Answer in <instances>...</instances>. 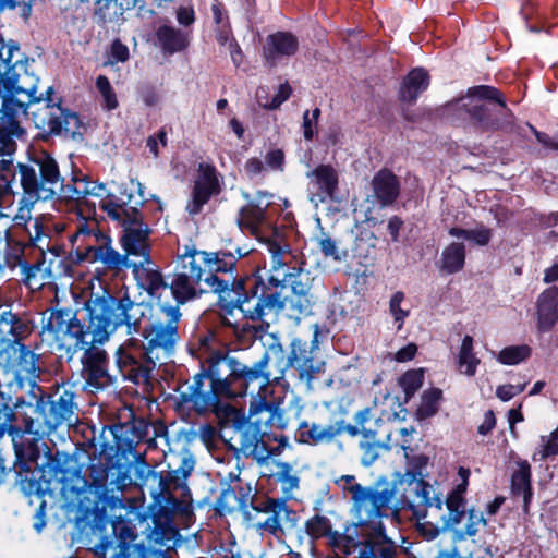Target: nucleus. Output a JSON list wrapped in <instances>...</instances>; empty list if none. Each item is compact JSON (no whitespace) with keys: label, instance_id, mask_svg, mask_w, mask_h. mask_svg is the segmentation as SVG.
<instances>
[{"label":"nucleus","instance_id":"obj_43","mask_svg":"<svg viewBox=\"0 0 558 558\" xmlns=\"http://www.w3.org/2000/svg\"><path fill=\"white\" fill-rule=\"evenodd\" d=\"M511 492L514 496L523 498V508L527 511L532 498L531 466L527 461L518 463V469L511 476Z\"/></svg>","mask_w":558,"mask_h":558},{"label":"nucleus","instance_id":"obj_10","mask_svg":"<svg viewBox=\"0 0 558 558\" xmlns=\"http://www.w3.org/2000/svg\"><path fill=\"white\" fill-rule=\"evenodd\" d=\"M101 209L108 217L123 228L120 242L126 256L150 258L148 226L143 221V216L136 206L126 202L108 199L102 202Z\"/></svg>","mask_w":558,"mask_h":558},{"label":"nucleus","instance_id":"obj_6","mask_svg":"<svg viewBox=\"0 0 558 558\" xmlns=\"http://www.w3.org/2000/svg\"><path fill=\"white\" fill-rule=\"evenodd\" d=\"M70 333H64L57 328V333H40L41 342L47 344L52 351L64 352L69 360L80 351L81 356V376L85 385L92 389H102L114 383V377L108 373V354L101 348L104 343H89L84 340V332L78 324L71 328Z\"/></svg>","mask_w":558,"mask_h":558},{"label":"nucleus","instance_id":"obj_32","mask_svg":"<svg viewBox=\"0 0 558 558\" xmlns=\"http://www.w3.org/2000/svg\"><path fill=\"white\" fill-rule=\"evenodd\" d=\"M470 474L471 472L469 469L463 466L459 468L458 475L461 480V483L456 486V488L448 495L446 499L448 509L446 525L454 526L459 524L465 514L464 493L466 492Z\"/></svg>","mask_w":558,"mask_h":558},{"label":"nucleus","instance_id":"obj_46","mask_svg":"<svg viewBox=\"0 0 558 558\" xmlns=\"http://www.w3.org/2000/svg\"><path fill=\"white\" fill-rule=\"evenodd\" d=\"M441 270L447 274L460 271L465 262V247L462 243L453 242L441 253Z\"/></svg>","mask_w":558,"mask_h":558},{"label":"nucleus","instance_id":"obj_61","mask_svg":"<svg viewBox=\"0 0 558 558\" xmlns=\"http://www.w3.org/2000/svg\"><path fill=\"white\" fill-rule=\"evenodd\" d=\"M267 167L272 171L282 172L284 169V154L281 149L269 150L265 156Z\"/></svg>","mask_w":558,"mask_h":558},{"label":"nucleus","instance_id":"obj_30","mask_svg":"<svg viewBox=\"0 0 558 558\" xmlns=\"http://www.w3.org/2000/svg\"><path fill=\"white\" fill-rule=\"evenodd\" d=\"M248 414L250 417L259 414L266 415L262 424L264 423L270 428L286 429L290 423L287 411L269 401L268 397H254L250 402Z\"/></svg>","mask_w":558,"mask_h":558},{"label":"nucleus","instance_id":"obj_8","mask_svg":"<svg viewBox=\"0 0 558 558\" xmlns=\"http://www.w3.org/2000/svg\"><path fill=\"white\" fill-rule=\"evenodd\" d=\"M70 240L82 253V260L99 263L106 270L111 271H120L131 266L126 254H121L112 247L111 238L99 229L96 219L77 222Z\"/></svg>","mask_w":558,"mask_h":558},{"label":"nucleus","instance_id":"obj_7","mask_svg":"<svg viewBox=\"0 0 558 558\" xmlns=\"http://www.w3.org/2000/svg\"><path fill=\"white\" fill-rule=\"evenodd\" d=\"M457 105L469 116L472 125L483 132L514 130V117L507 108L502 94L493 86L470 88Z\"/></svg>","mask_w":558,"mask_h":558},{"label":"nucleus","instance_id":"obj_63","mask_svg":"<svg viewBox=\"0 0 558 558\" xmlns=\"http://www.w3.org/2000/svg\"><path fill=\"white\" fill-rule=\"evenodd\" d=\"M486 525V520L482 512H478L474 509L469 511L468 524L465 526V534L468 536H474L478 531V525Z\"/></svg>","mask_w":558,"mask_h":558},{"label":"nucleus","instance_id":"obj_52","mask_svg":"<svg viewBox=\"0 0 558 558\" xmlns=\"http://www.w3.org/2000/svg\"><path fill=\"white\" fill-rule=\"evenodd\" d=\"M40 201L32 194H23L17 202V210L11 218L15 228H28V223L32 221V210L36 202Z\"/></svg>","mask_w":558,"mask_h":558},{"label":"nucleus","instance_id":"obj_19","mask_svg":"<svg viewBox=\"0 0 558 558\" xmlns=\"http://www.w3.org/2000/svg\"><path fill=\"white\" fill-rule=\"evenodd\" d=\"M4 366L12 373L16 385L22 388L25 383L33 386L41 373L40 355L26 344L17 343L5 347L2 352Z\"/></svg>","mask_w":558,"mask_h":558},{"label":"nucleus","instance_id":"obj_47","mask_svg":"<svg viewBox=\"0 0 558 558\" xmlns=\"http://www.w3.org/2000/svg\"><path fill=\"white\" fill-rule=\"evenodd\" d=\"M317 247L325 257H331L333 260L341 262L347 258L349 247L333 239L329 233L320 230L314 238Z\"/></svg>","mask_w":558,"mask_h":558},{"label":"nucleus","instance_id":"obj_14","mask_svg":"<svg viewBox=\"0 0 558 558\" xmlns=\"http://www.w3.org/2000/svg\"><path fill=\"white\" fill-rule=\"evenodd\" d=\"M393 487V514L408 509L417 521L425 519L428 509L440 511L442 501L433 485L414 475L402 478L398 483L389 484Z\"/></svg>","mask_w":558,"mask_h":558},{"label":"nucleus","instance_id":"obj_45","mask_svg":"<svg viewBox=\"0 0 558 558\" xmlns=\"http://www.w3.org/2000/svg\"><path fill=\"white\" fill-rule=\"evenodd\" d=\"M57 196H60L66 201L73 202L78 209L80 215L83 216V220L92 219L95 215V204H92L88 199H84L77 186V183L73 179V184H64L62 181V189L58 191Z\"/></svg>","mask_w":558,"mask_h":558},{"label":"nucleus","instance_id":"obj_13","mask_svg":"<svg viewBox=\"0 0 558 558\" xmlns=\"http://www.w3.org/2000/svg\"><path fill=\"white\" fill-rule=\"evenodd\" d=\"M20 183L25 194L52 199L62 189V177L54 158L41 153L29 165L19 163Z\"/></svg>","mask_w":558,"mask_h":558},{"label":"nucleus","instance_id":"obj_20","mask_svg":"<svg viewBox=\"0 0 558 558\" xmlns=\"http://www.w3.org/2000/svg\"><path fill=\"white\" fill-rule=\"evenodd\" d=\"M266 368V357H260L251 366L239 361L235 381H233L232 398L246 395H251V400L254 397H269L272 393V385L270 379H268Z\"/></svg>","mask_w":558,"mask_h":558},{"label":"nucleus","instance_id":"obj_12","mask_svg":"<svg viewBox=\"0 0 558 558\" xmlns=\"http://www.w3.org/2000/svg\"><path fill=\"white\" fill-rule=\"evenodd\" d=\"M251 251L252 248L246 246H238L234 248V252L231 250H221L216 253L196 252L202 267L204 266L203 269L207 272L204 282L208 287V290L219 295L221 302H226V298L228 296L227 293L215 289V279L223 281L231 280V284L227 288H232L233 290H235L238 283L241 284V287L250 284V289H254V294H257L258 281L255 278L244 279L233 275L238 259L246 256Z\"/></svg>","mask_w":558,"mask_h":558},{"label":"nucleus","instance_id":"obj_53","mask_svg":"<svg viewBox=\"0 0 558 558\" xmlns=\"http://www.w3.org/2000/svg\"><path fill=\"white\" fill-rule=\"evenodd\" d=\"M441 390L437 388L425 391L416 410V417L418 420H426L435 415L438 411V402L441 399Z\"/></svg>","mask_w":558,"mask_h":558},{"label":"nucleus","instance_id":"obj_27","mask_svg":"<svg viewBox=\"0 0 558 558\" xmlns=\"http://www.w3.org/2000/svg\"><path fill=\"white\" fill-rule=\"evenodd\" d=\"M380 221L372 215V210L367 209L364 214V220L361 223H356L354 228L351 229L353 244L349 247V251H351L353 256L362 259L372 257L377 244V238L374 232L364 225L366 223L374 227Z\"/></svg>","mask_w":558,"mask_h":558},{"label":"nucleus","instance_id":"obj_34","mask_svg":"<svg viewBox=\"0 0 558 558\" xmlns=\"http://www.w3.org/2000/svg\"><path fill=\"white\" fill-rule=\"evenodd\" d=\"M310 184L316 192L320 202L327 198H333L338 186V173L330 165H319L311 172H307Z\"/></svg>","mask_w":558,"mask_h":558},{"label":"nucleus","instance_id":"obj_39","mask_svg":"<svg viewBox=\"0 0 558 558\" xmlns=\"http://www.w3.org/2000/svg\"><path fill=\"white\" fill-rule=\"evenodd\" d=\"M223 418L220 422L219 437L227 445L228 449L234 452L238 446L239 434L242 429V422L245 417L240 415L232 405L223 407Z\"/></svg>","mask_w":558,"mask_h":558},{"label":"nucleus","instance_id":"obj_58","mask_svg":"<svg viewBox=\"0 0 558 558\" xmlns=\"http://www.w3.org/2000/svg\"><path fill=\"white\" fill-rule=\"evenodd\" d=\"M28 246L31 252L37 250L36 257L40 258H45L46 252H50L57 256L59 251V245L52 240V233H47L41 238L36 239L32 243H28Z\"/></svg>","mask_w":558,"mask_h":558},{"label":"nucleus","instance_id":"obj_37","mask_svg":"<svg viewBox=\"0 0 558 558\" xmlns=\"http://www.w3.org/2000/svg\"><path fill=\"white\" fill-rule=\"evenodd\" d=\"M4 265L12 271L17 270L31 258L28 243L24 242L15 232L5 231Z\"/></svg>","mask_w":558,"mask_h":558},{"label":"nucleus","instance_id":"obj_56","mask_svg":"<svg viewBox=\"0 0 558 558\" xmlns=\"http://www.w3.org/2000/svg\"><path fill=\"white\" fill-rule=\"evenodd\" d=\"M291 92L292 89L290 85L288 83H283L279 85L276 95L272 97L270 101H262V96L263 93H265V88L259 87L256 92V99L262 107L272 110L280 107V105L290 97Z\"/></svg>","mask_w":558,"mask_h":558},{"label":"nucleus","instance_id":"obj_42","mask_svg":"<svg viewBox=\"0 0 558 558\" xmlns=\"http://www.w3.org/2000/svg\"><path fill=\"white\" fill-rule=\"evenodd\" d=\"M473 338L464 336L456 355V368L459 374L473 377L476 374L481 360L474 353Z\"/></svg>","mask_w":558,"mask_h":558},{"label":"nucleus","instance_id":"obj_38","mask_svg":"<svg viewBox=\"0 0 558 558\" xmlns=\"http://www.w3.org/2000/svg\"><path fill=\"white\" fill-rule=\"evenodd\" d=\"M21 281L31 289H39L52 277L45 258L31 257L19 269Z\"/></svg>","mask_w":558,"mask_h":558},{"label":"nucleus","instance_id":"obj_44","mask_svg":"<svg viewBox=\"0 0 558 558\" xmlns=\"http://www.w3.org/2000/svg\"><path fill=\"white\" fill-rule=\"evenodd\" d=\"M158 44L163 52L174 53L182 51L187 46L186 36L174 27L162 25L156 32Z\"/></svg>","mask_w":558,"mask_h":558},{"label":"nucleus","instance_id":"obj_29","mask_svg":"<svg viewBox=\"0 0 558 558\" xmlns=\"http://www.w3.org/2000/svg\"><path fill=\"white\" fill-rule=\"evenodd\" d=\"M252 506L254 505L251 496V488H248L247 492L238 495L234 488L228 487L221 490L216 500V509L220 514L240 511L248 523L251 522V519H254Z\"/></svg>","mask_w":558,"mask_h":558},{"label":"nucleus","instance_id":"obj_55","mask_svg":"<svg viewBox=\"0 0 558 558\" xmlns=\"http://www.w3.org/2000/svg\"><path fill=\"white\" fill-rule=\"evenodd\" d=\"M531 355V348L526 344L510 345L504 348L497 355V360L505 365H515L525 361Z\"/></svg>","mask_w":558,"mask_h":558},{"label":"nucleus","instance_id":"obj_16","mask_svg":"<svg viewBox=\"0 0 558 558\" xmlns=\"http://www.w3.org/2000/svg\"><path fill=\"white\" fill-rule=\"evenodd\" d=\"M17 95L9 93L3 96L0 116V159L9 161L7 175L13 168L12 155L15 153L16 143L14 136L23 133L20 126L19 117L26 114L28 100L23 101L16 98Z\"/></svg>","mask_w":558,"mask_h":558},{"label":"nucleus","instance_id":"obj_24","mask_svg":"<svg viewBox=\"0 0 558 558\" xmlns=\"http://www.w3.org/2000/svg\"><path fill=\"white\" fill-rule=\"evenodd\" d=\"M31 318L22 313L13 312L12 305L0 302V342L22 343L33 331Z\"/></svg>","mask_w":558,"mask_h":558},{"label":"nucleus","instance_id":"obj_28","mask_svg":"<svg viewBox=\"0 0 558 558\" xmlns=\"http://www.w3.org/2000/svg\"><path fill=\"white\" fill-rule=\"evenodd\" d=\"M299 48L298 38L289 32H277L267 37L264 58L270 66H275L284 57L293 56Z\"/></svg>","mask_w":558,"mask_h":558},{"label":"nucleus","instance_id":"obj_11","mask_svg":"<svg viewBox=\"0 0 558 558\" xmlns=\"http://www.w3.org/2000/svg\"><path fill=\"white\" fill-rule=\"evenodd\" d=\"M258 281V287L262 286L260 295L257 299L255 305H250V299L252 292L254 294V289H250V284L245 287H241L238 283L235 286V290L228 289L231 284V280H217L215 279L216 287L215 289L218 291H222L227 293L226 302L233 307H238L241 313L251 320H264L267 316L275 314L277 315L284 308L286 300L282 298L281 293L278 291H271L274 287L265 284L264 280L259 278H255Z\"/></svg>","mask_w":558,"mask_h":558},{"label":"nucleus","instance_id":"obj_31","mask_svg":"<svg viewBox=\"0 0 558 558\" xmlns=\"http://www.w3.org/2000/svg\"><path fill=\"white\" fill-rule=\"evenodd\" d=\"M296 433L300 442L311 446L331 444L339 436V429L335 423L324 425L306 420L299 422Z\"/></svg>","mask_w":558,"mask_h":558},{"label":"nucleus","instance_id":"obj_35","mask_svg":"<svg viewBox=\"0 0 558 558\" xmlns=\"http://www.w3.org/2000/svg\"><path fill=\"white\" fill-rule=\"evenodd\" d=\"M220 398H225V396H222V393H216L211 388L209 391L202 390L180 393V402L182 404H190L198 414L215 413L220 415L226 405L221 404Z\"/></svg>","mask_w":558,"mask_h":558},{"label":"nucleus","instance_id":"obj_50","mask_svg":"<svg viewBox=\"0 0 558 558\" xmlns=\"http://www.w3.org/2000/svg\"><path fill=\"white\" fill-rule=\"evenodd\" d=\"M290 368H292L290 353L287 356L284 353L271 355V362H267L266 368L268 379H270L271 385H281V381L284 379L286 372Z\"/></svg>","mask_w":558,"mask_h":558},{"label":"nucleus","instance_id":"obj_15","mask_svg":"<svg viewBox=\"0 0 558 558\" xmlns=\"http://www.w3.org/2000/svg\"><path fill=\"white\" fill-rule=\"evenodd\" d=\"M205 270L195 252L180 255L175 262L174 272L169 283V290L174 299L171 304L180 305L198 298L207 290L201 288Z\"/></svg>","mask_w":558,"mask_h":558},{"label":"nucleus","instance_id":"obj_49","mask_svg":"<svg viewBox=\"0 0 558 558\" xmlns=\"http://www.w3.org/2000/svg\"><path fill=\"white\" fill-rule=\"evenodd\" d=\"M390 436L391 434L387 433L385 435V441L359 444V448L362 451L360 461L363 466L368 468L373 465L384 452L391 449L389 444Z\"/></svg>","mask_w":558,"mask_h":558},{"label":"nucleus","instance_id":"obj_22","mask_svg":"<svg viewBox=\"0 0 558 558\" xmlns=\"http://www.w3.org/2000/svg\"><path fill=\"white\" fill-rule=\"evenodd\" d=\"M221 191L219 174L215 166L201 162L197 168V177L194 181L192 197L186 204V210L190 215H197L203 206L208 203L213 195H218Z\"/></svg>","mask_w":558,"mask_h":558},{"label":"nucleus","instance_id":"obj_59","mask_svg":"<svg viewBox=\"0 0 558 558\" xmlns=\"http://www.w3.org/2000/svg\"><path fill=\"white\" fill-rule=\"evenodd\" d=\"M28 235V242L32 243L38 238H41L43 235L47 233H52V229L49 222H47L44 217H36L31 228H26L24 230Z\"/></svg>","mask_w":558,"mask_h":558},{"label":"nucleus","instance_id":"obj_23","mask_svg":"<svg viewBox=\"0 0 558 558\" xmlns=\"http://www.w3.org/2000/svg\"><path fill=\"white\" fill-rule=\"evenodd\" d=\"M242 196L247 203L239 211L238 225L240 229L257 235L266 221V211L272 204L274 195L266 191H257L254 195L242 192Z\"/></svg>","mask_w":558,"mask_h":558},{"label":"nucleus","instance_id":"obj_57","mask_svg":"<svg viewBox=\"0 0 558 558\" xmlns=\"http://www.w3.org/2000/svg\"><path fill=\"white\" fill-rule=\"evenodd\" d=\"M423 373L420 371L407 372L400 379V385L405 393V399L411 398L423 384Z\"/></svg>","mask_w":558,"mask_h":558},{"label":"nucleus","instance_id":"obj_3","mask_svg":"<svg viewBox=\"0 0 558 558\" xmlns=\"http://www.w3.org/2000/svg\"><path fill=\"white\" fill-rule=\"evenodd\" d=\"M151 317L141 333L143 341L130 338L116 352V363L124 379L147 385L157 365L167 364L180 341L182 313L177 304L159 301L149 308Z\"/></svg>","mask_w":558,"mask_h":558},{"label":"nucleus","instance_id":"obj_9","mask_svg":"<svg viewBox=\"0 0 558 558\" xmlns=\"http://www.w3.org/2000/svg\"><path fill=\"white\" fill-rule=\"evenodd\" d=\"M270 255L266 281L275 290L289 286L291 292L315 291V277L306 269L305 262L296 258L286 244L267 239L264 242Z\"/></svg>","mask_w":558,"mask_h":558},{"label":"nucleus","instance_id":"obj_36","mask_svg":"<svg viewBox=\"0 0 558 558\" xmlns=\"http://www.w3.org/2000/svg\"><path fill=\"white\" fill-rule=\"evenodd\" d=\"M374 197L380 203V207L391 205L400 194V183L392 171L379 170L372 180Z\"/></svg>","mask_w":558,"mask_h":558},{"label":"nucleus","instance_id":"obj_26","mask_svg":"<svg viewBox=\"0 0 558 558\" xmlns=\"http://www.w3.org/2000/svg\"><path fill=\"white\" fill-rule=\"evenodd\" d=\"M134 276L140 288L156 299V303L162 300V293L169 290V283L165 280L159 269L151 263L150 258L133 264Z\"/></svg>","mask_w":558,"mask_h":558},{"label":"nucleus","instance_id":"obj_5","mask_svg":"<svg viewBox=\"0 0 558 558\" xmlns=\"http://www.w3.org/2000/svg\"><path fill=\"white\" fill-rule=\"evenodd\" d=\"M13 50H19V48H9V57L4 60L7 70L1 74L0 80L5 90L13 95L24 94L28 102L45 101V106L34 113L37 128L50 135H64L73 138L80 133L81 129L78 116L53 102L51 98L52 87H48L45 97L43 94L36 96L38 80L27 72L25 64L21 60H16L10 65Z\"/></svg>","mask_w":558,"mask_h":558},{"label":"nucleus","instance_id":"obj_25","mask_svg":"<svg viewBox=\"0 0 558 558\" xmlns=\"http://www.w3.org/2000/svg\"><path fill=\"white\" fill-rule=\"evenodd\" d=\"M262 422L263 418H257L254 423L247 420L242 422V429L238 435V446L234 449V454L238 458L242 454L246 458H253L258 462H264L269 458L271 452L264 440V433L260 432L258 426Z\"/></svg>","mask_w":558,"mask_h":558},{"label":"nucleus","instance_id":"obj_54","mask_svg":"<svg viewBox=\"0 0 558 558\" xmlns=\"http://www.w3.org/2000/svg\"><path fill=\"white\" fill-rule=\"evenodd\" d=\"M405 295L402 291L395 292L389 300V313L393 318L397 330L403 327L405 318L410 315V308L404 306Z\"/></svg>","mask_w":558,"mask_h":558},{"label":"nucleus","instance_id":"obj_18","mask_svg":"<svg viewBox=\"0 0 558 558\" xmlns=\"http://www.w3.org/2000/svg\"><path fill=\"white\" fill-rule=\"evenodd\" d=\"M318 328H315L313 339L308 342L301 338H293L290 342V357L292 368L296 372L300 381L308 388L312 381L324 372L325 362L318 355Z\"/></svg>","mask_w":558,"mask_h":558},{"label":"nucleus","instance_id":"obj_2","mask_svg":"<svg viewBox=\"0 0 558 558\" xmlns=\"http://www.w3.org/2000/svg\"><path fill=\"white\" fill-rule=\"evenodd\" d=\"M148 308L149 304L135 302L126 293L116 298L109 291L102 290L100 293H92L85 301L87 326L77 318L73 310L57 308L44 314L40 333L58 336V327L64 333H70L72 326L78 324L85 333L84 340L89 343H106L122 326L126 327L128 335L140 332L142 319Z\"/></svg>","mask_w":558,"mask_h":558},{"label":"nucleus","instance_id":"obj_33","mask_svg":"<svg viewBox=\"0 0 558 558\" xmlns=\"http://www.w3.org/2000/svg\"><path fill=\"white\" fill-rule=\"evenodd\" d=\"M536 307L538 330L550 331L558 320V287L544 290L537 299Z\"/></svg>","mask_w":558,"mask_h":558},{"label":"nucleus","instance_id":"obj_62","mask_svg":"<svg viewBox=\"0 0 558 558\" xmlns=\"http://www.w3.org/2000/svg\"><path fill=\"white\" fill-rule=\"evenodd\" d=\"M492 239V230L485 226H478L470 229L469 241L474 242L480 246H485Z\"/></svg>","mask_w":558,"mask_h":558},{"label":"nucleus","instance_id":"obj_64","mask_svg":"<svg viewBox=\"0 0 558 558\" xmlns=\"http://www.w3.org/2000/svg\"><path fill=\"white\" fill-rule=\"evenodd\" d=\"M542 449L538 451L539 460L545 461L551 456H558V439L541 437Z\"/></svg>","mask_w":558,"mask_h":558},{"label":"nucleus","instance_id":"obj_48","mask_svg":"<svg viewBox=\"0 0 558 558\" xmlns=\"http://www.w3.org/2000/svg\"><path fill=\"white\" fill-rule=\"evenodd\" d=\"M317 299L315 291L291 292V295L287 298V303L298 318L300 315L311 314Z\"/></svg>","mask_w":558,"mask_h":558},{"label":"nucleus","instance_id":"obj_21","mask_svg":"<svg viewBox=\"0 0 558 558\" xmlns=\"http://www.w3.org/2000/svg\"><path fill=\"white\" fill-rule=\"evenodd\" d=\"M238 366L239 361L235 357L220 351L211 352L202 364L210 380L211 389L228 399H232Z\"/></svg>","mask_w":558,"mask_h":558},{"label":"nucleus","instance_id":"obj_4","mask_svg":"<svg viewBox=\"0 0 558 558\" xmlns=\"http://www.w3.org/2000/svg\"><path fill=\"white\" fill-rule=\"evenodd\" d=\"M393 487L389 484L356 487L351 500V514L356 526L365 531V543L355 558H396L397 543L387 535L383 518L393 514Z\"/></svg>","mask_w":558,"mask_h":558},{"label":"nucleus","instance_id":"obj_60","mask_svg":"<svg viewBox=\"0 0 558 558\" xmlns=\"http://www.w3.org/2000/svg\"><path fill=\"white\" fill-rule=\"evenodd\" d=\"M264 347L265 352L262 357H266L267 362H271V355L284 353L280 338L276 333H269L266 336Z\"/></svg>","mask_w":558,"mask_h":558},{"label":"nucleus","instance_id":"obj_40","mask_svg":"<svg viewBox=\"0 0 558 558\" xmlns=\"http://www.w3.org/2000/svg\"><path fill=\"white\" fill-rule=\"evenodd\" d=\"M275 472L272 477L275 483L279 485L280 490L282 493V498L284 499H293L295 492L300 488V475L299 471L293 468L288 462L276 461L275 462Z\"/></svg>","mask_w":558,"mask_h":558},{"label":"nucleus","instance_id":"obj_51","mask_svg":"<svg viewBox=\"0 0 558 558\" xmlns=\"http://www.w3.org/2000/svg\"><path fill=\"white\" fill-rule=\"evenodd\" d=\"M305 531L312 539L327 538V544L335 532L331 521L320 514H315L305 522Z\"/></svg>","mask_w":558,"mask_h":558},{"label":"nucleus","instance_id":"obj_1","mask_svg":"<svg viewBox=\"0 0 558 558\" xmlns=\"http://www.w3.org/2000/svg\"><path fill=\"white\" fill-rule=\"evenodd\" d=\"M74 397L72 391L63 389L41 396L35 404L20 397L5 404L9 417L7 422L0 420V439L5 433L12 437L14 469L21 482H48L60 473V462L44 437L64 423L71 425L77 421Z\"/></svg>","mask_w":558,"mask_h":558},{"label":"nucleus","instance_id":"obj_17","mask_svg":"<svg viewBox=\"0 0 558 558\" xmlns=\"http://www.w3.org/2000/svg\"><path fill=\"white\" fill-rule=\"evenodd\" d=\"M284 498H268L259 505L252 506L254 519L251 524L272 535L292 530L298 524V513L287 505Z\"/></svg>","mask_w":558,"mask_h":558},{"label":"nucleus","instance_id":"obj_41","mask_svg":"<svg viewBox=\"0 0 558 558\" xmlns=\"http://www.w3.org/2000/svg\"><path fill=\"white\" fill-rule=\"evenodd\" d=\"M429 85V75L423 68L412 70L404 78L400 88V98L402 101L413 104L418 95L427 89Z\"/></svg>","mask_w":558,"mask_h":558}]
</instances>
